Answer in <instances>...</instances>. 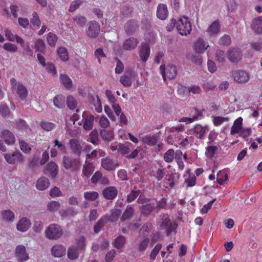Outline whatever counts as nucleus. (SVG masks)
<instances>
[{"label":"nucleus","mask_w":262,"mask_h":262,"mask_svg":"<svg viewBox=\"0 0 262 262\" xmlns=\"http://www.w3.org/2000/svg\"><path fill=\"white\" fill-rule=\"evenodd\" d=\"M45 237L51 241H57L63 234L61 227L57 224H52L48 226L45 230Z\"/></svg>","instance_id":"f257e3e1"},{"label":"nucleus","mask_w":262,"mask_h":262,"mask_svg":"<svg viewBox=\"0 0 262 262\" xmlns=\"http://www.w3.org/2000/svg\"><path fill=\"white\" fill-rule=\"evenodd\" d=\"M10 82L12 91L16 93L21 100L26 99L28 94L26 87L23 83L17 82L13 78L11 79Z\"/></svg>","instance_id":"f03ea898"},{"label":"nucleus","mask_w":262,"mask_h":262,"mask_svg":"<svg viewBox=\"0 0 262 262\" xmlns=\"http://www.w3.org/2000/svg\"><path fill=\"white\" fill-rule=\"evenodd\" d=\"M176 28L179 33L184 36L189 34L192 30L191 24L186 17L179 18L177 23Z\"/></svg>","instance_id":"7ed1b4c3"},{"label":"nucleus","mask_w":262,"mask_h":262,"mask_svg":"<svg viewBox=\"0 0 262 262\" xmlns=\"http://www.w3.org/2000/svg\"><path fill=\"white\" fill-rule=\"evenodd\" d=\"M160 71L164 81L173 79L177 74L176 67L172 64H168L167 67L162 65L160 67Z\"/></svg>","instance_id":"20e7f679"},{"label":"nucleus","mask_w":262,"mask_h":262,"mask_svg":"<svg viewBox=\"0 0 262 262\" xmlns=\"http://www.w3.org/2000/svg\"><path fill=\"white\" fill-rule=\"evenodd\" d=\"M4 159L8 164L14 165L22 163L25 161V157L19 151H15L12 153H6L4 155Z\"/></svg>","instance_id":"39448f33"},{"label":"nucleus","mask_w":262,"mask_h":262,"mask_svg":"<svg viewBox=\"0 0 262 262\" xmlns=\"http://www.w3.org/2000/svg\"><path fill=\"white\" fill-rule=\"evenodd\" d=\"M15 256L18 262H24L29 259V253L26 247L23 245L16 246L14 252Z\"/></svg>","instance_id":"423d86ee"},{"label":"nucleus","mask_w":262,"mask_h":262,"mask_svg":"<svg viewBox=\"0 0 262 262\" xmlns=\"http://www.w3.org/2000/svg\"><path fill=\"white\" fill-rule=\"evenodd\" d=\"M62 163L66 169H71L72 170H78L81 165L79 159H71L67 156H64L63 157Z\"/></svg>","instance_id":"0eeeda50"},{"label":"nucleus","mask_w":262,"mask_h":262,"mask_svg":"<svg viewBox=\"0 0 262 262\" xmlns=\"http://www.w3.org/2000/svg\"><path fill=\"white\" fill-rule=\"evenodd\" d=\"M100 25L98 23L95 21L89 22L86 26V34L91 38L96 37L100 31Z\"/></svg>","instance_id":"6e6552de"},{"label":"nucleus","mask_w":262,"mask_h":262,"mask_svg":"<svg viewBox=\"0 0 262 262\" xmlns=\"http://www.w3.org/2000/svg\"><path fill=\"white\" fill-rule=\"evenodd\" d=\"M233 80L238 83H246L250 79L248 73L242 70H236L232 72Z\"/></svg>","instance_id":"1a4fd4ad"},{"label":"nucleus","mask_w":262,"mask_h":262,"mask_svg":"<svg viewBox=\"0 0 262 262\" xmlns=\"http://www.w3.org/2000/svg\"><path fill=\"white\" fill-rule=\"evenodd\" d=\"M161 217L162 220L161 228L165 230L167 234L169 235L174 230V227L168 215L163 214L161 216Z\"/></svg>","instance_id":"9d476101"},{"label":"nucleus","mask_w":262,"mask_h":262,"mask_svg":"<svg viewBox=\"0 0 262 262\" xmlns=\"http://www.w3.org/2000/svg\"><path fill=\"white\" fill-rule=\"evenodd\" d=\"M131 145L132 144L128 142L125 144L115 143L110 146V149L112 151L117 150L118 153L121 154H126L129 152Z\"/></svg>","instance_id":"9b49d317"},{"label":"nucleus","mask_w":262,"mask_h":262,"mask_svg":"<svg viewBox=\"0 0 262 262\" xmlns=\"http://www.w3.org/2000/svg\"><path fill=\"white\" fill-rule=\"evenodd\" d=\"M209 47L207 42L202 38H198L193 44V49L195 53L198 54L203 53Z\"/></svg>","instance_id":"f8f14e48"},{"label":"nucleus","mask_w":262,"mask_h":262,"mask_svg":"<svg viewBox=\"0 0 262 262\" xmlns=\"http://www.w3.org/2000/svg\"><path fill=\"white\" fill-rule=\"evenodd\" d=\"M31 226V222L30 219L27 217L20 219L16 223V228L17 230L21 232H26Z\"/></svg>","instance_id":"ddd939ff"},{"label":"nucleus","mask_w":262,"mask_h":262,"mask_svg":"<svg viewBox=\"0 0 262 262\" xmlns=\"http://www.w3.org/2000/svg\"><path fill=\"white\" fill-rule=\"evenodd\" d=\"M66 248L59 244H56L51 249V253L55 257H61L66 255Z\"/></svg>","instance_id":"4468645a"},{"label":"nucleus","mask_w":262,"mask_h":262,"mask_svg":"<svg viewBox=\"0 0 262 262\" xmlns=\"http://www.w3.org/2000/svg\"><path fill=\"white\" fill-rule=\"evenodd\" d=\"M227 57L231 62H237L242 59V54L239 50L232 48L227 51Z\"/></svg>","instance_id":"2eb2a0df"},{"label":"nucleus","mask_w":262,"mask_h":262,"mask_svg":"<svg viewBox=\"0 0 262 262\" xmlns=\"http://www.w3.org/2000/svg\"><path fill=\"white\" fill-rule=\"evenodd\" d=\"M137 76V74L133 71L126 73L120 77V82L125 87H129L132 85V80Z\"/></svg>","instance_id":"dca6fc26"},{"label":"nucleus","mask_w":262,"mask_h":262,"mask_svg":"<svg viewBox=\"0 0 262 262\" xmlns=\"http://www.w3.org/2000/svg\"><path fill=\"white\" fill-rule=\"evenodd\" d=\"M43 171L46 174L55 178L58 173V167L56 163L51 161L46 165Z\"/></svg>","instance_id":"f3484780"},{"label":"nucleus","mask_w":262,"mask_h":262,"mask_svg":"<svg viewBox=\"0 0 262 262\" xmlns=\"http://www.w3.org/2000/svg\"><path fill=\"white\" fill-rule=\"evenodd\" d=\"M85 114L86 113L83 112L82 115L83 120V122H82L83 128L85 130H90L93 127L95 117L93 115L85 116Z\"/></svg>","instance_id":"a211bd4d"},{"label":"nucleus","mask_w":262,"mask_h":262,"mask_svg":"<svg viewBox=\"0 0 262 262\" xmlns=\"http://www.w3.org/2000/svg\"><path fill=\"white\" fill-rule=\"evenodd\" d=\"M118 193L117 188L114 186L107 187L102 191L103 196L107 200L115 199Z\"/></svg>","instance_id":"6ab92c4d"},{"label":"nucleus","mask_w":262,"mask_h":262,"mask_svg":"<svg viewBox=\"0 0 262 262\" xmlns=\"http://www.w3.org/2000/svg\"><path fill=\"white\" fill-rule=\"evenodd\" d=\"M101 165L107 170H113L119 166V164L117 161L106 158L102 160Z\"/></svg>","instance_id":"aec40b11"},{"label":"nucleus","mask_w":262,"mask_h":262,"mask_svg":"<svg viewBox=\"0 0 262 262\" xmlns=\"http://www.w3.org/2000/svg\"><path fill=\"white\" fill-rule=\"evenodd\" d=\"M1 137L8 145H12L15 142V138L12 133L7 129L1 132Z\"/></svg>","instance_id":"412c9836"},{"label":"nucleus","mask_w":262,"mask_h":262,"mask_svg":"<svg viewBox=\"0 0 262 262\" xmlns=\"http://www.w3.org/2000/svg\"><path fill=\"white\" fill-rule=\"evenodd\" d=\"M242 124L243 118L239 117L234 121L233 124L231 128L230 134L234 135L240 133L243 129Z\"/></svg>","instance_id":"4be33fe9"},{"label":"nucleus","mask_w":262,"mask_h":262,"mask_svg":"<svg viewBox=\"0 0 262 262\" xmlns=\"http://www.w3.org/2000/svg\"><path fill=\"white\" fill-rule=\"evenodd\" d=\"M138 28L137 23L134 20H129L124 25V30L128 35L134 33Z\"/></svg>","instance_id":"5701e85b"},{"label":"nucleus","mask_w":262,"mask_h":262,"mask_svg":"<svg viewBox=\"0 0 262 262\" xmlns=\"http://www.w3.org/2000/svg\"><path fill=\"white\" fill-rule=\"evenodd\" d=\"M139 54L141 59L143 62H145L150 54V48L146 44H141V46L139 47Z\"/></svg>","instance_id":"b1692460"},{"label":"nucleus","mask_w":262,"mask_h":262,"mask_svg":"<svg viewBox=\"0 0 262 262\" xmlns=\"http://www.w3.org/2000/svg\"><path fill=\"white\" fill-rule=\"evenodd\" d=\"M251 28L256 33H262V16L256 17L253 19Z\"/></svg>","instance_id":"393cba45"},{"label":"nucleus","mask_w":262,"mask_h":262,"mask_svg":"<svg viewBox=\"0 0 262 262\" xmlns=\"http://www.w3.org/2000/svg\"><path fill=\"white\" fill-rule=\"evenodd\" d=\"M95 168L92 163L86 161L83 165L82 167V176L87 178H90V176L94 172Z\"/></svg>","instance_id":"a878e982"},{"label":"nucleus","mask_w":262,"mask_h":262,"mask_svg":"<svg viewBox=\"0 0 262 262\" xmlns=\"http://www.w3.org/2000/svg\"><path fill=\"white\" fill-rule=\"evenodd\" d=\"M168 15L167 8L166 5L161 4L158 5L157 10V16L160 19H165Z\"/></svg>","instance_id":"bb28decb"},{"label":"nucleus","mask_w":262,"mask_h":262,"mask_svg":"<svg viewBox=\"0 0 262 262\" xmlns=\"http://www.w3.org/2000/svg\"><path fill=\"white\" fill-rule=\"evenodd\" d=\"M50 186V182L48 178L42 177L38 179L36 187L39 190H44Z\"/></svg>","instance_id":"cd10ccee"},{"label":"nucleus","mask_w":262,"mask_h":262,"mask_svg":"<svg viewBox=\"0 0 262 262\" xmlns=\"http://www.w3.org/2000/svg\"><path fill=\"white\" fill-rule=\"evenodd\" d=\"M138 43L137 38L130 37L125 40L123 43V48L126 50H132L136 48Z\"/></svg>","instance_id":"c85d7f7f"},{"label":"nucleus","mask_w":262,"mask_h":262,"mask_svg":"<svg viewBox=\"0 0 262 262\" xmlns=\"http://www.w3.org/2000/svg\"><path fill=\"white\" fill-rule=\"evenodd\" d=\"M110 221L108 216L104 215L102 216L96 223L94 227V231L95 233H98L100 231L101 228L104 225Z\"/></svg>","instance_id":"c756f323"},{"label":"nucleus","mask_w":262,"mask_h":262,"mask_svg":"<svg viewBox=\"0 0 262 262\" xmlns=\"http://www.w3.org/2000/svg\"><path fill=\"white\" fill-rule=\"evenodd\" d=\"M70 146L72 151L76 154H80L82 149L81 145L78 140L73 139L70 140Z\"/></svg>","instance_id":"7c9ffc66"},{"label":"nucleus","mask_w":262,"mask_h":262,"mask_svg":"<svg viewBox=\"0 0 262 262\" xmlns=\"http://www.w3.org/2000/svg\"><path fill=\"white\" fill-rule=\"evenodd\" d=\"M2 219L8 222H12L15 220V215L10 210H4L1 212Z\"/></svg>","instance_id":"2f4dec72"},{"label":"nucleus","mask_w":262,"mask_h":262,"mask_svg":"<svg viewBox=\"0 0 262 262\" xmlns=\"http://www.w3.org/2000/svg\"><path fill=\"white\" fill-rule=\"evenodd\" d=\"M79 249L75 246H71L68 250L67 255L69 259L72 260L76 259L79 256Z\"/></svg>","instance_id":"473e14b6"},{"label":"nucleus","mask_w":262,"mask_h":262,"mask_svg":"<svg viewBox=\"0 0 262 262\" xmlns=\"http://www.w3.org/2000/svg\"><path fill=\"white\" fill-rule=\"evenodd\" d=\"M220 30V25L217 21L213 22L207 29V33L210 36L217 34Z\"/></svg>","instance_id":"72a5a7b5"},{"label":"nucleus","mask_w":262,"mask_h":262,"mask_svg":"<svg viewBox=\"0 0 262 262\" xmlns=\"http://www.w3.org/2000/svg\"><path fill=\"white\" fill-rule=\"evenodd\" d=\"M141 140L144 143L149 146L155 145L158 141L157 138L155 136L146 135L141 137Z\"/></svg>","instance_id":"f704fd0d"},{"label":"nucleus","mask_w":262,"mask_h":262,"mask_svg":"<svg viewBox=\"0 0 262 262\" xmlns=\"http://www.w3.org/2000/svg\"><path fill=\"white\" fill-rule=\"evenodd\" d=\"M57 54L60 59L64 62L67 61L69 59L68 50L64 47H60L58 49Z\"/></svg>","instance_id":"c9c22d12"},{"label":"nucleus","mask_w":262,"mask_h":262,"mask_svg":"<svg viewBox=\"0 0 262 262\" xmlns=\"http://www.w3.org/2000/svg\"><path fill=\"white\" fill-rule=\"evenodd\" d=\"M39 125L44 130L47 132H51L54 130L56 127V124L54 123L47 121H42L40 122Z\"/></svg>","instance_id":"e433bc0d"},{"label":"nucleus","mask_w":262,"mask_h":262,"mask_svg":"<svg viewBox=\"0 0 262 262\" xmlns=\"http://www.w3.org/2000/svg\"><path fill=\"white\" fill-rule=\"evenodd\" d=\"M88 141H90L93 144H98L99 143V139L98 137V131L95 129H93L89 134Z\"/></svg>","instance_id":"4c0bfd02"},{"label":"nucleus","mask_w":262,"mask_h":262,"mask_svg":"<svg viewBox=\"0 0 262 262\" xmlns=\"http://www.w3.org/2000/svg\"><path fill=\"white\" fill-rule=\"evenodd\" d=\"M54 105L58 108H62L64 106V97L62 95H57L53 99Z\"/></svg>","instance_id":"58836bf2"},{"label":"nucleus","mask_w":262,"mask_h":262,"mask_svg":"<svg viewBox=\"0 0 262 262\" xmlns=\"http://www.w3.org/2000/svg\"><path fill=\"white\" fill-rule=\"evenodd\" d=\"M100 136L102 138L106 141H110L114 139V133L112 130L102 129L100 131Z\"/></svg>","instance_id":"ea45409f"},{"label":"nucleus","mask_w":262,"mask_h":262,"mask_svg":"<svg viewBox=\"0 0 262 262\" xmlns=\"http://www.w3.org/2000/svg\"><path fill=\"white\" fill-rule=\"evenodd\" d=\"M189 59L194 64L201 66L202 63V57L200 54H192L188 57Z\"/></svg>","instance_id":"a19ab883"},{"label":"nucleus","mask_w":262,"mask_h":262,"mask_svg":"<svg viewBox=\"0 0 262 262\" xmlns=\"http://www.w3.org/2000/svg\"><path fill=\"white\" fill-rule=\"evenodd\" d=\"M60 205L59 202L52 201L48 203L47 209L50 212H55L60 208Z\"/></svg>","instance_id":"79ce46f5"},{"label":"nucleus","mask_w":262,"mask_h":262,"mask_svg":"<svg viewBox=\"0 0 262 262\" xmlns=\"http://www.w3.org/2000/svg\"><path fill=\"white\" fill-rule=\"evenodd\" d=\"M213 124L216 126H219L225 122L229 121V119L228 117L222 116H212L211 117Z\"/></svg>","instance_id":"37998d69"},{"label":"nucleus","mask_w":262,"mask_h":262,"mask_svg":"<svg viewBox=\"0 0 262 262\" xmlns=\"http://www.w3.org/2000/svg\"><path fill=\"white\" fill-rule=\"evenodd\" d=\"M60 79L62 83L67 89H70L72 86V82L69 77L66 74L60 75Z\"/></svg>","instance_id":"c03bdc74"},{"label":"nucleus","mask_w":262,"mask_h":262,"mask_svg":"<svg viewBox=\"0 0 262 262\" xmlns=\"http://www.w3.org/2000/svg\"><path fill=\"white\" fill-rule=\"evenodd\" d=\"M99 194L96 191H88L84 193L83 196L86 200L94 201L98 198Z\"/></svg>","instance_id":"a18cd8bd"},{"label":"nucleus","mask_w":262,"mask_h":262,"mask_svg":"<svg viewBox=\"0 0 262 262\" xmlns=\"http://www.w3.org/2000/svg\"><path fill=\"white\" fill-rule=\"evenodd\" d=\"M195 115L191 116V117H183L180 120V122H185L186 124H189L193 122L194 121L198 119V117L200 115V113L195 110Z\"/></svg>","instance_id":"49530a36"},{"label":"nucleus","mask_w":262,"mask_h":262,"mask_svg":"<svg viewBox=\"0 0 262 262\" xmlns=\"http://www.w3.org/2000/svg\"><path fill=\"white\" fill-rule=\"evenodd\" d=\"M207 130L206 126L203 127L200 124H196L194 127V132L199 135V138L202 139Z\"/></svg>","instance_id":"de8ad7c7"},{"label":"nucleus","mask_w":262,"mask_h":262,"mask_svg":"<svg viewBox=\"0 0 262 262\" xmlns=\"http://www.w3.org/2000/svg\"><path fill=\"white\" fill-rule=\"evenodd\" d=\"M58 37L55 34L50 32L47 37L48 44L51 47H55L57 41Z\"/></svg>","instance_id":"09e8293b"},{"label":"nucleus","mask_w":262,"mask_h":262,"mask_svg":"<svg viewBox=\"0 0 262 262\" xmlns=\"http://www.w3.org/2000/svg\"><path fill=\"white\" fill-rule=\"evenodd\" d=\"M218 147L216 146H208L206 148L205 155L206 156L211 158L213 157L217 150Z\"/></svg>","instance_id":"8fccbe9b"},{"label":"nucleus","mask_w":262,"mask_h":262,"mask_svg":"<svg viewBox=\"0 0 262 262\" xmlns=\"http://www.w3.org/2000/svg\"><path fill=\"white\" fill-rule=\"evenodd\" d=\"M217 182L222 185L223 183L228 180V175L225 170L220 171L217 174Z\"/></svg>","instance_id":"3c124183"},{"label":"nucleus","mask_w":262,"mask_h":262,"mask_svg":"<svg viewBox=\"0 0 262 262\" xmlns=\"http://www.w3.org/2000/svg\"><path fill=\"white\" fill-rule=\"evenodd\" d=\"M154 208V205L150 203H147V204L143 205L140 207V210L143 214L148 215L152 211Z\"/></svg>","instance_id":"603ef678"},{"label":"nucleus","mask_w":262,"mask_h":262,"mask_svg":"<svg viewBox=\"0 0 262 262\" xmlns=\"http://www.w3.org/2000/svg\"><path fill=\"white\" fill-rule=\"evenodd\" d=\"M149 243V239L147 237H144V238L141 240L138 246V250L139 252H144L146 248Z\"/></svg>","instance_id":"864d4df0"},{"label":"nucleus","mask_w":262,"mask_h":262,"mask_svg":"<svg viewBox=\"0 0 262 262\" xmlns=\"http://www.w3.org/2000/svg\"><path fill=\"white\" fill-rule=\"evenodd\" d=\"M134 210L131 206H127L126 210L122 214L121 220L122 221H124L125 220L128 219L132 217Z\"/></svg>","instance_id":"5fc2aeb1"},{"label":"nucleus","mask_w":262,"mask_h":262,"mask_svg":"<svg viewBox=\"0 0 262 262\" xmlns=\"http://www.w3.org/2000/svg\"><path fill=\"white\" fill-rule=\"evenodd\" d=\"M174 151L172 149L168 150L164 155V160L167 163L171 162L174 159Z\"/></svg>","instance_id":"6e6d98bb"},{"label":"nucleus","mask_w":262,"mask_h":262,"mask_svg":"<svg viewBox=\"0 0 262 262\" xmlns=\"http://www.w3.org/2000/svg\"><path fill=\"white\" fill-rule=\"evenodd\" d=\"M227 56V53L226 54L224 51L222 50H217L216 52L215 57L216 60L221 63H224L226 61V58Z\"/></svg>","instance_id":"4d7b16f0"},{"label":"nucleus","mask_w":262,"mask_h":262,"mask_svg":"<svg viewBox=\"0 0 262 262\" xmlns=\"http://www.w3.org/2000/svg\"><path fill=\"white\" fill-rule=\"evenodd\" d=\"M35 48L38 52L42 53L45 52L46 50V46L44 41L41 39L37 40L35 42Z\"/></svg>","instance_id":"13d9d810"},{"label":"nucleus","mask_w":262,"mask_h":262,"mask_svg":"<svg viewBox=\"0 0 262 262\" xmlns=\"http://www.w3.org/2000/svg\"><path fill=\"white\" fill-rule=\"evenodd\" d=\"M99 124L101 127L105 128L109 126L110 122L106 116L101 115L99 119Z\"/></svg>","instance_id":"bf43d9fd"},{"label":"nucleus","mask_w":262,"mask_h":262,"mask_svg":"<svg viewBox=\"0 0 262 262\" xmlns=\"http://www.w3.org/2000/svg\"><path fill=\"white\" fill-rule=\"evenodd\" d=\"M125 241V238L123 236H120L116 238L114 243V246L117 249H121L123 247Z\"/></svg>","instance_id":"052dcab7"},{"label":"nucleus","mask_w":262,"mask_h":262,"mask_svg":"<svg viewBox=\"0 0 262 262\" xmlns=\"http://www.w3.org/2000/svg\"><path fill=\"white\" fill-rule=\"evenodd\" d=\"M67 104L70 109L73 110L76 107L77 102L73 97L69 96L67 97Z\"/></svg>","instance_id":"680f3d73"},{"label":"nucleus","mask_w":262,"mask_h":262,"mask_svg":"<svg viewBox=\"0 0 262 262\" xmlns=\"http://www.w3.org/2000/svg\"><path fill=\"white\" fill-rule=\"evenodd\" d=\"M31 23L34 26L39 27L41 25V21L39 19L38 14L36 12L32 13V17L30 19Z\"/></svg>","instance_id":"e2e57ef3"},{"label":"nucleus","mask_w":262,"mask_h":262,"mask_svg":"<svg viewBox=\"0 0 262 262\" xmlns=\"http://www.w3.org/2000/svg\"><path fill=\"white\" fill-rule=\"evenodd\" d=\"M19 144L20 149L25 153H29L31 150V147L29 145L23 140H19Z\"/></svg>","instance_id":"0e129e2a"},{"label":"nucleus","mask_w":262,"mask_h":262,"mask_svg":"<svg viewBox=\"0 0 262 262\" xmlns=\"http://www.w3.org/2000/svg\"><path fill=\"white\" fill-rule=\"evenodd\" d=\"M4 49L9 52H15L17 51V47L13 43L10 42L5 43L3 46Z\"/></svg>","instance_id":"69168bd1"},{"label":"nucleus","mask_w":262,"mask_h":262,"mask_svg":"<svg viewBox=\"0 0 262 262\" xmlns=\"http://www.w3.org/2000/svg\"><path fill=\"white\" fill-rule=\"evenodd\" d=\"M162 248V245L160 244H157L154 248L152 250L150 254V258L151 260H155L156 257V255L159 253L160 250Z\"/></svg>","instance_id":"338daca9"},{"label":"nucleus","mask_w":262,"mask_h":262,"mask_svg":"<svg viewBox=\"0 0 262 262\" xmlns=\"http://www.w3.org/2000/svg\"><path fill=\"white\" fill-rule=\"evenodd\" d=\"M43 229V224L40 221L35 222L33 225L32 229L36 233H39Z\"/></svg>","instance_id":"774afa93"}]
</instances>
